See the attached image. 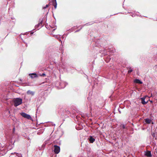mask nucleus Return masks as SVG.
I'll return each mask as SVG.
<instances>
[{
  "label": "nucleus",
  "instance_id": "1",
  "mask_svg": "<svg viewBox=\"0 0 157 157\" xmlns=\"http://www.w3.org/2000/svg\"><path fill=\"white\" fill-rule=\"evenodd\" d=\"M22 99L20 98H17L13 101L14 105L15 107H17L21 104L22 103Z\"/></svg>",
  "mask_w": 157,
  "mask_h": 157
},
{
  "label": "nucleus",
  "instance_id": "2",
  "mask_svg": "<svg viewBox=\"0 0 157 157\" xmlns=\"http://www.w3.org/2000/svg\"><path fill=\"white\" fill-rule=\"evenodd\" d=\"M53 151L55 153L58 154L60 151L59 146L56 145H54L53 147Z\"/></svg>",
  "mask_w": 157,
  "mask_h": 157
},
{
  "label": "nucleus",
  "instance_id": "3",
  "mask_svg": "<svg viewBox=\"0 0 157 157\" xmlns=\"http://www.w3.org/2000/svg\"><path fill=\"white\" fill-rule=\"evenodd\" d=\"M21 115L22 116L27 119L32 120V118L28 114L24 112L21 113Z\"/></svg>",
  "mask_w": 157,
  "mask_h": 157
},
{
  "label": "nucleus",
  "instance_id": "4",
  "mask_svg": "<svg viewBox=\"0 0 157 157\" xmlns=\"http://www.w3.org/2000/svg\"><path fill=\"white\" fill-rule=\"evenodd\" d=\"M29 75L32 78H36L38 77L37 75L35 73H30L29 74Z\"/></svg>",
  "mask_w": 157,
  "mask_h": 157
},
{
  "label": "nucleus",
  "instance_id": "5",
  "mask_svg": "<svg viewBox=\"0 0 157 157\" xmlns=\"http://www.w3.org/2000/svg\"><path fill=\"white\" fill-rule=\"evenodd\" d=\"M42 21H41L40 23H38V24L36 25L35 26L36 29H39L40 28H41L43 26L42 24Z\"/></svg>",
  "mask_w": 157,
  "mask_h": 157
},
{
  "label": "nucleus",
  "instance_id": "6",
  "mask_svg": "<svg viewBox=\"0 0 157 157\" xmlns=\"http://www.w3.org/2000/svg\"><path fill=\"white\" fill-rule=\"evenodd\" d=\"M35 93V92L34 91H32L30 90H28L27 92V94L28 95H30L32 96H33L34 95Z\"/></svg>",
  "mask_w": 157,
  "mask_h": 157
},
{
  "label": "nucleus",
  "instance_id": "7",
  "mask_svg": "<svg viewBox=\"0 0 157 157\" xmlns=\"http://www.w3.org/2000/svg\"><path fill=\"white\" fill-rule=\"evenodd\" d=\"M89 140L90 143H93L95 140V139L92 136H90L88 138Z\"/></svg>",
  "mask_w": 157,
  "mask_h": 157
},
{
  "label": "nucleus",
  "instance_id": "8",
  "mask_svg": "<svg viewBox=\"0 0 157 157\" xmlns=\"http://www.w3.org/2000/svg\"><path fill=\"white\" fill-rule=\"evenodd\" d=\"M145 155L148 157H151V151H147L145 152Z\"/></svg>",
  "mask_w": 157,
  "mask_h": 157
},
{
  "label": "nucleus",
  "instance_id": "9",
  "mask_svg": "<svg viewBox=\"0 0 157 157\" xmlns=\"http://www.w3.org/2000/svg\"><path fill=\"white\" fill-rule=\"evenodd\" d=\"M145 98L144 97H143L141 98V103H142V104H143V105L146 104L147 102H146L145 101Z\"/></svg>",
  "mask_w": 157,
  "mask_h": 157
},
{
  "label": "nucleus",
  "instance_id": "10",
  "mask_svg": "<svg viewBox=\"0 0 157 157\" xmlns=\"http://www.w3.org/2000/svg\"><path fill=\"white\" fill-rule=\"evenodd\" d=\"M145 121L147 124H150L151 122V120L148 118H147L144 119Z\"/></svg>",
  "mask_w": 157,
  "mask_h": 157
},
{
  "label": "nucleus",
  "instance_id": "11",
  "mask_svg": "<svg viewBox=\"0 0 157 157\" xmlns=\"http://www.w3.org/2000/svg\"><path fill=\"white\" fill-rule=\"evenodd\" d=\"M134 82L135 83H139V84H142V82H141L139 79H135L134 80Z\"/></svg>",
  "mask_w": 157,
  "mask_h": 157
},
{
  "label": "nucleus",
  "instance_id": "12",
  "mask_svg": "<svg viewBox=\"0 0 157 157\" xmlns=\"http://www.w3.org/2000/svg\"><path fill=\"white\" fill-rule=\"evenodd\" d=\"M60 86H61V88H64L65 87V83L64 82H62L60 83Z\"/></svg>",
  "mask_w": 157,
  "mask_h": 157
},
{
  "label": "nucleus",
  "instance_id": "13",
  "mask_svg": "<svg viewBox=\"0 0 157 157\" xmlns=\"http://www.w3.org/2000/svg\"><path fill=\"white\" fill-rule=\"evenodd\" d=\"M53 2L54 5V8L55 9H56L57 7V3L56 0H53Z\"/></svg>",
  "mask_w": 157,
  "mask_h": 157
},
{
  "label": "nucleus",
  "instance_id": "14",
  "mask_svg": "<svg viewBox=\"0 0 157 157\" xmlns=\"http://www.w3.org/2000/svg\"><path fill=\"white\" fill-rule=\"evenodd\" d=\"M15 153L16 154V155L18 157H22L21 154H19L18 153L14 152V153H11V154H15Z\"/></svg>",
  "mask_w": 157,
  "mask_h": 157
},
{
  "label": "nucleus",
  "instance_id": "15",
  "mask_svg": "<svg viewBox=\"0 0 157 157\" xmlns=\"http://www.w3.org/2000/svg\"><path fill=\"white\" fill-rule=\"evenodd\" d=\"M54 36L56 38H57L58 39L59 41L62 43V41H61V40L60 39V37L59 36H58L57 35H54Z\"/></svg>",
  "mask_w": 157,
  "mask_h": 157
},
{
  "label": "nucleus",
  "instance_id": "16",
  "mask_svg": "<svg viewBox=\"0 0 157 157\" xmlns=\"http://www.w3.org/2000/svg\"><path fill=\"white\" fill-rule=\"evenodd\" d=\"M133 71L132 69L131 68V67H130L129 70L128 71V73H130Z\"/></svg>",
  "mask_w": 157,
  "mask_h": 157
},
{
  "label": "nucleus",
  "instance_id": "17",
  "mask_svg": "<svg viewBox=\"0 0 157 157\" xmlns=\"http://www.w3.org/2000/svg\"><path fill=\"white\" fill-rule=\"evenodd\" d=\"M40 75L41 76H45L46 75H45V74H44V73H43L42 74H40Z\"/></svg>",
  "mask_w": 157,
  "mask_h": 157
},
{
  "label": "nucleus",
  "instance_id": "18",
  "mask_svg": "<svg viewBox=\"0 0 157 157\" xmlns=\"http://www.w3.org/2000/svg\"><path fill=\"white\" fill-rule=\"evenodd\" d=\"M49 5H46V6H44L43 7V8L44 9H45V8H47V7H48L49 6Z\"/></svg>",
  "mask_w": 157,
  "mask_h": 157
},
{
  "label": "nucleus",
  "instance_id": "19",
  "mask_svg": "<svg viewBox=\"0 0 157 157\" xmlns=\"http://www.w3.org/2000/svg\"><path fill=\"white\" fill-rule=\"evenodd\" d=\"M122 128H123V129H125L126 128V126H125V125H124V124H123L122 125Z\"/></svg>",
  "mask_w": 157,
  "mask_h": 157
},
{
  "label": "nucleus",
  "instance_id": "20",
  "mask_svg": "<svg viewBox=\"0 0 157 157\" xmlns=\"http://www.w3.org/2000/svg\"><path fill=\"white\" fill-rule=\"evenodd\" d=\"M15 130V128L14 127L13 129V132H14Z\"/></svg>",
  "mask_w": 157,
  "mask_h": 157
},
{
  "label": "nucleus",
  "instance_id": "21",
  "mask_svg": "<svg viewBox=\"0 0 157 157\" xmlns=\"http://www.w3.org/2000/svg\"><path fill=\"white\" fill-rule=\"evenodd\" d=\"M93 24V23H91V24H89V23H88L87 24V25H91V24ZM86 25V24L84 25Z\"/></svg>",
  "mask_w": 157,
  "mask_h": 157
},
{
  "label": "nucleus",
  "instance_id": "22",
  "mask_svg": "<svg viewBox=\"0 0 157 157\" xmlns=\"http://www.w3.org/2000/svg\"><path fill=\"white\" fill-rule=\"evenodd\" d=\"M152 135V136H153V137H155V133H153Z\"/></svg>",
  "mask_w": 157,
  "mask_h": 157
},
{
  "label": "nucleus",
  "instance_id": "23",
  "mask_svg": "<svg viewBox=\"0 0 157 157\" xmlns=\"http://www.w3.org/2000/svg\"><path fill=\"white\" fill-rule=\"evenodd\" d=\"M79 31V30H76V31L75 32V33L77 32H78Z\"/></svg>",
  "mask_w": 157,
  "mask_h": 157
},
{
  "label": "nucleus",
  "instance_id": "24",
  "mask_svg": "<svg viewBox=\"0 0 157 157\" xmlns=\"http://www.w3.org/2000/svg\"><path fill=\"white\" fill-rule=\"evenodd\" d=\"M132 17H135V15H134V14H133V15H132Z\"/></svg>",
  "mask_w": 157,
  "mask_h": 157
},
{
  "label": "nucleus",
  "instance_id": "25",
  "mask_svg": "<svg viewBox=\"0 0 157 157\" xmlns=\"http://www.w3.org/2000/svg\"><path fill=\"white\" fill-rule=\"evenodd\" d=\"M105 61H106V62H107V63H108L109 61V60H105Z\"/></svg>",
  "mask_w": 157,
  "mask_h": 157
},
{
  "label": "nucleus",
  "instance_id": "26",
  "mask_svg": "<svg viewBox=\"0 0 157 157\" xmlns=\"http://www.w3.org/2000/svg\"><path fill=\"white\" fill-rule=\"evenodd\" d=\"M5 154V153H2V155H4V154Z\"/></svg>",
  "mask_w": 157,
  "mask_h": 157
},
{
  "label": "nucleus",
  "instance_id": "27",
  "mask_svg": "<svg viewBox=\"0 0 157 157\" xmlns=\"http://www.w3.org/2000/svg\"><path fill=\"white\" fill-rule=\"evenodd\" d=\"M118 111H119V112L120 113H121V112L119 110V109H118Z\"/></svg>",
  "mask_w": 157,
  "mask_h": 157
},
{
  "label": "nucleus",
  "instance_id": "28",
  "mask_svg": "<svg viewBox=\"0 0 157 157\" xmlns=\"http://www.w3.org/2000/svg\"><path fill=\"white\" fill-rule=\"evenodd\" d=\"M37 134L39 135L40 134V132H38Z\"/></svg>",
  "mask_w": 157,
  "mask_h": 157
},
{
  "label": "nucleus",
  "instance_id": "29",
  "mask_svg": "<svg viewBox=\"0 0 157 157\" xmlns=\"http://www.w3.org/2000/svg\"><path fill=\"white\" fill-rule=\"evenodd\" d=\"M26 47L27 46V44H26Z\"/></svg>",
  "mask_w": 157,
  "mask_h": 157
},
{
  "label": "nucleus",
  "instance_id": "30",
  "mask_svg": "<svg viewBox=\"0 0 157 157\" xmlns=\"http://www.w3.org/2000/svg\"><path fill=\"white\" fill-rule=\"evenodd\" d=\"M109 59H111V58H110V57H109Z\"/></svg>",
  "mask_w": 157,
  "mask_h": 157
},
{
  "label": "nucleus",
  "instance_id": "31",
  "mask_svg": "<svg viewBox=\"0 0 157 157\" xmlns=\"http://www.w3.org/2000/svg\"><path fill=\"white\" fill-rule=\"evenodd\" d=\"M83 26H82V27L81 28V29H82V27H83Z\"/></svg>",
  "mask_w": 157,
  "mask_h": 157
},
{
  "label": "nucleus",
  "instance_id": "32",
  "mask_svg": "<svg viewBox=\"0 0 157 157\" xmlns=\"http://www.w3.org/2000/svg\"><path fill=\"white\" fill-rule=\"evenodd\" d=\"M55 30V29H53V31H54Z\"/></svg>",
  "mask_w": 157,
  "mask_h": 157
},
{
  "label": "nucleus",
  "instance_id": "33",
  "mask_svg": "<svg viewBox=\"0 0 157 157\" xmlns=\"http://www.w3.org/2000/svg\"><path fill=\"white\" fill-rule=\"evenodd\" d=\"M62 38H63V36H62Z\"/></svg>",
  "mask_w": 157,
  "mask_h": 157
},
{
  "label": "nucleus",
  "instance_id": "34",
  "mask_svg": "<svg viewBox=\"0 0 157 157\" xmlns=\"http://www.w3.org/2000/svg\"><path fill=\"white\" fill-rule=\"evenodd\" d=\"M31 33H32V34H33V32H31Z\"/></svg>",
  "mask_w": 157,
  "mask_h": 157
},
{
  "label": "nucleus",
  "instance_id": "35",
  "mask_svg": "<svg viewBox=\"0 0 157 157\" xmlns=\"http://www.w3.org/2000/svg\"><path fill=\"white\" fill-rule=\"evenodd\" d=\"M70 157H71V156H70Z\"/></svg>",
  "mask_w": 157,
  "mask_h": 157
}]
</instances>
